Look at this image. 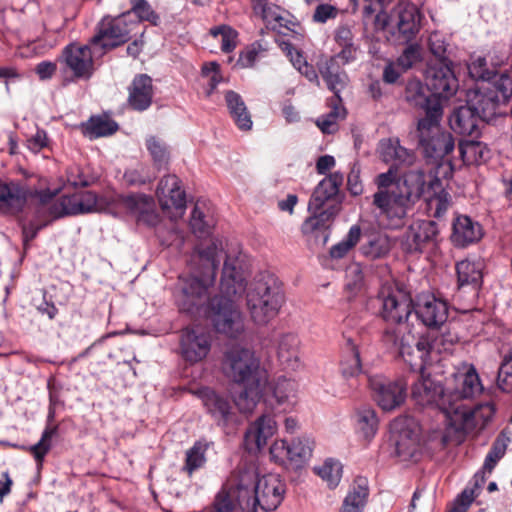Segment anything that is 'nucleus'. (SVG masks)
I'll list each match as a JSON object with an SVG mask.
<instances>
[{
    "instance_id": "obj_26",
    "label": "nucleus",
    "mask_w": 512,
    "mask_h": 512,
    "mask_svg": "<svg viewBox=\"0 0 512 512\" xmlns=\"http://www.w3.org/2000/svg\"><path fill=\"white\" fill-rule=\"evenodd\" d=\"M123 205L138 225L155 227L160 223L161 218L151 196L141 193L131 194L123 199Z\"/></svg>"
},
{
    "instance_id": "obj_30",
    "label": "nucleus",
    "mask_w": 512,
    "mask_h": 512,
    "mask_svg": "<svg viewBox=\"0 0 512 512\" xmlns=\"http://www.w3.org/2000/svg\"><path fill=\"white\" fill-rule=\"evenodd\" d=\"M377 150L380 158L385 163L391 164V167L411 166L416 160L415 153L401 146L398 138L380 140Z\"/></svg>"
},
{
    "instance_id": "obj_10",
    "label": "nucleus",
    "mask_w": 512,
    "mask_h": 512,
    "mask_svg": "<svg viewBox=\"0 0 512 512\" xmlns=\"http://www.w3.org/2000/svg\"><path fill=\"white\" fill-rule=\"evenodd\" d=\"M483 390L480 377L472 364L464 363L446 382V397L450 398L452 413L462 409L466 401L479 395Z\"/></svg>"
},
{
    "instance_id": "obj_11",
    "label": "nucleus",
    "mask_w": 512,
    "mask_h": 512,
    "mask_svg": "<svg viewBox=\"0 0 512 512\" xmlns=\"http://www.w3.org/2000/svg\"><path fill=\"white\" fill-rule=\"evenodd\" d=\"M137 29L138 22L131 20V12H124L115 18L105 17L99 23L97 33L91 40V45L103 49L115 48L127 42L130 34Z\"/></svg>"
},
{
    "instance_id": "obj_64",
    "label": "nucleus",
    "mask_w": 512,
    "mask_h": 512,
    "mask_svg": "<svg viewBox=\"0 0 512 512\" xmlns=\"http://www.w3.org/2000/svg\"><path fill=\"white\" fill-rule=\"evenodd\" d=\"M498 387L504 392L512 391V350L505 355L497 377Z\"/></svg>"
},
{
    "instance_id": "obj_20",
    "label": "nucleus",
    "mask_w": 512,
    "mask_h": 512,
    "mask_svg": "<svg viewBox=\"0 0 512 512\" xmlns=\"http://www.w3.org/2000/svg\"><path fill=\"white\" fill-rule=\"evenodd\" d=\"M483 268L484 265L481 261L470 259L458 261L455 265L458 287L457 297L460 298L464 292L470 293V305L467 309H471L478 298L483 284Z\"/></svg>"
},
{
    "instance_id": "obj_21",
    "label": "nucleus",
    "mask_w": 512,
    "mask_h": 512,
    "mask_svg": "<svg viewBox=\"0 0 512 512\" xmlns=\"http://www.w3.org/2000/svg\"><path fill=\"white\" fill-rule=\"evenodd\" d=\"M390 430L397 454L402 457L413 456L420 441L416 421L408 416L398 417L392 421Z\"/></svg>"
},
{
    "instance_id": "obj_7",
    "label": "nucleus",
    "mask_w": 512,
    "mask_h": 512,
    "mask_svg": "<svg viewBox=\"0 0 512 512\" xmlns=\"http://www.w3.org/2000/svg\"><path fill=\"white\" fill-rule=\"evenodd\" d=\"M394 324L383 331L382 343L388 350L398 352L412 370H424L432 362L433 346L430 340L421 337L415 341L406 321Z\"/></svg>"
},
{
    "instance_id": "obj_4",
    "label": "nucleus",
    "mask_w": 512,
    "mask_h": 512,
    "mask_svg": "<svg viewBox=\"0 0 512 512\" xmlns=\"http://www.w3.org/2000/svg\"><path fill=\"white\" fill-rule=\"evenodd\" d=\"M377 192L373 205L389 219H403L425 192V174L422 170H411L397 178L396 168L375 178Z\"/></svg>"
},
{
    "instance_id": "obj_17",
    "label": "nucleus",
    "mask_w": 512,
    "mask_h": 512,
    "mask_svg": "<svg viewBox=\"0 0 512 512\" xmlns=\"http://www.w3.org/2000/svg\"><path fill=\"white\" fill-rule=\"evenodd\" d=\"M372 396L384 411H391L404 403L407 395V383L402 379L388 380L382 376L369 378Z\"/></svg>"
},
{
    "instance_id": "obj_46",
    "label": "nucleus",
    "mask_w": 512,
    "mask_h": 512,
    "mask_svg": "<svg viewBox=\"0 0 512 512\" xmlns=\"http://www.w3.org/2000/svg\"><path fill=\"white\" fill-rule=\"evenodd\" d=\"M368 495L367 480L365 478L357 479L344 499L341 512H361L367 502Z\"/></svg>"
},
{
    "instance_id": "obj_32",
    "label": "nucleus",
    "mask_w": 512,
    "mask_h": 512,
    "mask_svg": "<svg viewBox=\"0 0 512 512\" xmlns=\"http://www.w3.org/2000/svg\"><path fill=\"white\" fill-rule=\"evenodd\" d=\"M128 104L136 111H145L151 104L154 95L152 78L147 74L136 75L130 84Z\"/></svg>"
},
{
    "instance_id": "obj_18",
    "label": "nucleus",
    "mask_w": 512,
    "mask_h": 512,
    "mask_svg": "<svg viewBox=\"0 0 512 512\" xmlns=\"http://www.w3.org/2000/svg\"><path fill=\"white\" fill-rule=\"evenodd\" d=\"M413 310L417 318L430 329L440 328L448 318L447 302L429 292L416 296Z\"/></svg>"
},
{
    "instance_id": "obj_34",
    "label": "nucleus",
    "mask_w": 512,
    "mask_h": 512,
    "mask_svg": "<svg viewBox=\"0 0 512 512\" xmlns=\"http://www.w3.org/2000/svg\"><path fill=\"white\" fill-rule=\"evenodd\" d=\"M275 347L277 358L283 366L293 370L299 367L300 340L296 334H279L275 339Z\"/></svg>"
},
{
    "instance_id": "obj_58",
    "label": "nucleus",
    "mask_w": 512,
    "mask_h": 512,
    "mask_svg": "<svg viewBox=\"0 0 512 512\" xmlns=\"http://www.w3.org/2000/svg\"><path fill=\"white\" fill-rule=\"evenodd\" d=\"M361 228L353 225L346 237L330 249V256L335 259L343 258L360 240Z\"/></svg>"
},
{
    "instance_id": "obj_27",
    "label": "nucleus",
    "mask_w": 512,
    "mask_h": 512,
    "mask_svg": "<svg viewBox=\"0 0 512 512\" xmlns=\"http://www.w3.org/2000/svg\"><path fill=\"white\" fill-rule=\"evenodd\" d=\"M277 423L273 417L262 415L247 428L244 447L249 453L259 452L276 433Z\"/></svg>"
},
{
    "instance_id": "obj_44",
    "label": "nucleus",
    "mask_w": 512,
    "mask_h": 512,
    "mask_svg": "<svg viewBox=\"0 0 512 512\" xmlns=\"http://www.w3.org/2000/svg\"><path fill=\"white\" fill-rule=\"evenodd\" d=\"M405 99L411 105L424 109V117H428V111L431 107L435 105L442 107L438 99L426 94L425 87L419 81H410L407 84L405 89Z\"/></svg>"
},
{
    "instance_id": "obj_29",
    "label": "nucleus",
    "mask_w": 512,
    "mask_h": 512,
    "mask_svg": "<svg viewBox=\"0 0 512 512\" xmlns=\"http://www.w3.org/2000/svg\"><path fill=\"white\" fill-rule=\"evenodd\" d=\"M343 179V175L339 172L331 173L322 179L309 199L308 211L317 212L333 201L338 195Z\"/></svg>"
},
{
    "instance_id": "obj_53",
    "label": "nucleus",
    "mask_w": 512,
    "mask_h": 512,
    "mask_svg": "<svg viewBox=\"0 0 512 512\" xmlns=\"http://www.w3.org/2000/svg\"><path fill=\"white\" fill-rule=\"evenodd\" d=\"M361 253L369 259H379L390 251V243L384 235H373L360 247Z\"/></svg>"
},
{
    "instance_id": "obj_41",
    "label": "nucleus",
    "mask_w": 512,
    "mask_h": 512,
    "mask_svg": "<svg viewBox=\"0 0 512 512\" xmlns=\"http://www.w3.org/2000/svg\"><path fill=\"white\" fill-rule=\"evenodd\" d=\"M430 191H433V194L427 197V205L433 217L440 218L450 206V194L442 188L441 180L438 178L430 181L427 192Z\"/></svg>"
},
{
    "instance_id": "obj_12",
    "label": "nucleus",
    "mask_w": 512,
    "mask_h": 512,
    "mask_svg": "<svg viewBox=\"0 0 512 512\" xmlns=\"http://www.w3.org/2000/svg\"><path fill=\"white\" fill-rule=\"evenodd\" d=\"M313 446L314 442L307 437H298L291 442L276 440L269 449L270 458L287 469H299L311 458Z\"/></svg>"
},
{
    "instance_id": "obj_33",
    "label": "nucleus",
    "mask_w": 512,
    "mask_h": 512,
    "mask_svg": "<svg viewBox=\"0 0 512 512\" xmlns=\"http://www.w3.org/2000/svg\"><path fill=\"white\" fill-rule=\"evenodd\" d=\"M27 202L26 189L16 182L0 181V212L3 214H17L21 212Z\"/></svg>"
},
{
    "instance_id": "obj_51",
    "label": "nucleus",
    "mask_w": 512,
    "mask_h": 512,
    "mask_svg": "<svg viewBox=\"0 0 512 512\" xmlns=\"http://www.w3.org/2000/svg\"><path fill=\"white\" fill-rule=\"evenodd\" d=\"M145 144L157 171L167 169L170 161L168 146L155 136H149Z\"/></svg>"
},
{
    "instance_id": "obj_52",
    "label": "nucleus",
    "mask_w": 512,
    "mask_h": 512,
    "mask_svg": "<svg viewBox=\"0 0 512 512\" xmlns=\"http://www.w3.org/2000/svg\"><path fill=\"white\" fill-rule=\"evenodd\" d=\"M59 426L57 424H46L40 440L29 447V451L34 456L37 463L41 466L46 454L51 449V440L57 435Z\"/></svg>"
},
{
    "instance_id": "obj_60",
    "label": "nucleus",
    "mask_w": 512,
    "mask_h": 512,
    "mask_svg": "<svg viewBox=\"0 0 512 512\" xmlns=\"http://www.w3.org/2000/svg\"><path fill=\"white\" fill-rule=\"evenodd\" d=\"M210 34L214 37H221V50L224 53L232 52L238 45V32L229 25H218L210 29Z\"/></svg>"
},
{
    "instance_id": "obj_13",
    "label": "nucleus",
    "mask_w": 512,
    "mask_h": 512,
    "mask_svg": "<svg viewBox=\"0 0 512 512\" xmlns=\"http://www.w3.org/2000/svg\"><path fill=\"white\" fill-rule=\"evenodd\" d=\"M212 337L209 332L199 326L185 327L179 335V356L188 364L202 362L209 355Z\"/></svg>"
},
{
    "instance_id": "obj_6",
    "label": "nucleus",
    "mask_w": 512,
    "mask_h": 512,
    "mask_svg": "<svg viewBox=\"0 0 512 512\" xmlns=\"http://www.w3.org/2000/svg\"><path fill=\"white\" fill-rule=\"evenodd\" d=\"M466 96L483 121L506 115L512 97V70L502 72L493 83L468 90Z\"/></svg>"
},
{
    "instance_id": "obj_5",
    "label": "nucleus",
    "mask_w": 512,
    "mask_h": 512,
    "mask_svg": "<svg viewBox=\"0 0 512 512\" xmlns=\"http://www.w3.org/2000/svg\"><path fill=\"white\" fill-rule=\"evenodd\" d=\"M246 300L252 321L267 325L279 314L285 302L282 283L270 273H261L250 284Z\"/></svg>"
},
{
    "instance_id": "obj_35",
    "label": "nucleus",
    "mask_w": 512,
    "mask_h": 512,
    "mask_svg": "<svg viewBox=\"0 0 512 512\" xmlns=\"http://www.w3.org/2000/svg\"><path fill=\"white\" fill-rule=\"evenodd\" d=\"M272 395L277 406L284 412L292 410L298 402V384L293 379L279 377L272 384Z\"/></svg>"
},
{
    "instance_id": "obj_36",
    "label": "nucleus",
    "mask_w": 512,
    "mask_h": 512,
    "mask_svg": "<svg viewBox=\"0 0 512 512\" xmlns=\"http://www.w3.org/2000/svg\"><path fill=\"white\" fill-rule=\"evenodd\" d=\"M190 227L198 238H205L211 235L216 224L214 212L205 202L197 201L190 217Z\"/></svg>"
},
{
    "instance_id": "obj_62",
    "label": "nucleus",
    "mask_w": 512,
    "mask_h": 512,
    "mask_svg": "<svg viewBox=\"0 0 512 512\" xmlns=\"http://www.w3.org/2000/svg\"><path fill=\"white\" fill-rule=\"evenodd\" d=\"M486 479L483 472H477L474 475V484L472 487H466L462 493L456 498L455 504L460 506L461 508H465V511L468 510L469 506L472 502L477 498L480 494L482 486L484 485Z\"/></svg>"
},
{
    "instance_id": "obj_48",
    "label": "nucleus",
    "mask_w": 512,
    "mask_h": 512,
    "mask_svg": "<svg viewBox=\"0 0 512 512\" xmlns=\"http://www.w3.org/2000/svg\"><path fill=\"white\" fill-rule=\"evenodd\" d=\"M459 152L463 162L467 165H478L487 161L490 157V150L488 147L476 141H466L460 143Z\"/></svg>"
},
{
    "instance_id": "obj_55",
    "label": "nucleus",
    "mask_w": 512,
    "mask_h": 512,
    "mask_svg": "<svg viewBox=\"0 0 512 512\" xmlns=\"http://www.w3.org/2000/svg\"><path fill=\"white\" fill-rule=\"evenodd\" d=\"M157 174L144 164L127 169L123 175L125 183L129 186H142L154 181Z\"/></svg>"
},
{
    "instance_id": "obj_22",
    "label": "nucleus",
    "mask_w": 512,
    "mask_h": 512,
    "mask_svg": "<svg viewBox=\"0 0 512 512\" xmlns=\"http://www.w3.org/2000/svg\"><path fill=\"white\" fill-rule=\"evenodd\" d=\"M61 59L76 80H89L94 74L90 45L69 44L63 49Z\"/></svg>"
},
{
    "instance_id": "obj_63",
    "label": "nucleus",
    "mask_w": 512,
    "mask_h": 512,
    "mask_svg": "<svg viewBox=\"0 0 512 512\" xmlns=\"http://www.w3.org/2000/svg\"><path fill=\"white\" fill-rule=\"evenodd\" d=\"M202 77L207 79V89L205 91L207 96H210L221 82L224 81V78L220 71V65L213 61L205 63L201 69Z\"/></svg>"
},
{
    "instance_id": "obj_56",
    "label": "nucleus",
    "mask_w": 512,
    "mask_h": 512,
    "mask_svg": "<svg viewBox=\"0 0 512 512\" xmlns=\"http://www.w3.org/2000/svg\"><path fill=\"white\" fill-rule=\"evenodd\" d=\"M488 58L477 56L472 59L468 64V72L471 78L475 80L486 81L487 84L493 83L497 76L501 73H496L493 69H489L487 66Z\"/></svg>"
},
{
    "instance_id": "obj_42",
    "label": "nucleus",
    "mask_w": 512,
    "mask_h": 512,
    "mask_svg": "<svg viewBox=\"0 0 512 512\" xmlns=\"http://www.w3.org/2000/svg\"><path fill=\"white\" fill-rule=\"evenodd\" d=\"M320 74L329 90L334 93L333 97H340V92L344 89L347 81L346 73L340 68L336 59L330 58L320 68Z\"/></svg>"
},
{
    "instance_id": "obj_45",
    "label": "nucleus",
    "mask_w": 512,
    "mask_h": 512,
    "mask_svg": "<svg viewBox=\"0 0 512 512\" xmlns=\"http://www.w3.org/2000/svg\"><path fill=\"white\" fill-rule=\"evenodd\" d=\"M331 110L329 113L317 118L316 125L324 134H332L338 129V121L346 116V110L341 104L340 97H331L328 102Z\"/></svg>"
},
{
    "instance_id": "obj_28",
    "label": "nucleus",
    "mask_w": 512,
    "mask_h": 512,
    "mask_svg": "<svg viewBox=\"0 0 512 512\" xmlns=\"http://www.w3.org/2000/svg\"><path fill=\"white\" fill-rule=\"evenodd\" d=\"M437 227L433 221H420L412 224L402 240V249L409 254L421 253L433 241Z\"/></svg>"
},
{
    "instance_id": "obj_59",
    "label": "nucleus",
    "mask_w": 512,
    "mask_h": 512,
    "mask_svg": "<svg viewBox=\"0 0 512 512\" xmlns=\"http://www.w3.org/2000/svg\"><path fill=\"white\" fill-rule=\"evenodd\" d=\"M267 49L260 42H253L240 51L236 66L251 68L255 63L265 57Z\"/></svg>"
},
{
    "instance_id": "obj_9",
    "label": "nucleus",
    "mask_w": 512,
    "mask_h": 512,
    "mask_svg": "<svg viewBox=\"0 0 512 512\" xmlns=\"http://www.w3.org/2000/svg\"><path fill=\"white\" fill-rule=\"evenodd\" d=\"M380 10L375 17L377 28L386 30L397 28L404 41L412 40L420 30V14L414 5H403L401 0H396L391 12L386 0H378Z\"/></svg>"
},
{
    "instance_id": "obj_49",
    "label": "nucleus",
    "mask_w": 512,
    "mask_h": 512,
    "mask_svg": "<svg viewBox=\"0 0 512 512\" xmlns=\"http://www.w3.org/2000/svg\"><path fill=\"white\" fill-rule=\"evenodd\" d=\"M511 442L510 433L506 430L501 431L498 437L492 444L486 458L484 460L482 471L485 474V471L491 473L498 461L503 458L506 453L507 447Z\"/></svg>"
},
{
    "instance_id": "obj_2",
    "label": "nucleus",
    "mask_w": 512,
    "mask_h": 512,
    "mask_svg": "<svg viewBox=\"0 0 512 512\" xmlns=\"http://www.w3.org/2000/svg\"><path fill=\"white\" fill-rule=\"evenodd\" d=\"M218 493H224L242 512H268L283 501L285 484L277 474L257 477L253 470L246 469L233 472Z\"/></svg>"
},
{
    "instance_id": "obj_16",
    "label": "nucleus",
    "mask_w": 512,
    "mask_h": 512,
    "mask_svg": "<svg viewBox=\"0 0 512 512\" xmlns=\"http://www.w3.org/2000/svg\"><path fill=\"white\" fill-rule=\"evenodd\" d=\"M381 317L388 323L407 321L413 310L414 301L407 293L392 287H382L378 293Z\"/></svg>"
},
{
    "instance_id": "obj_40",
    "label": "nucleus",
    "mask_w": 512,
    "mask_h": 512,
    "mask_svg": "<svg viewBox=\"0 0 512 512\" xmlns=\"http://www.w3.org/2000/svg\"><path fill=\"white\" fill-rule=\"evenodd\" d=\"M225 101L230 116L234 120L236 126L240 130H250L253 123L250 113L241 95L235 91L229 90L225 93Z\"/></svg>"
},
{
    "instance_id": "obj_8",
    "label": "nucleus",
    "mask_w": 512,
    "mask_h": 512,
    "mask_svg": "<svg viewBox=\"0 0 512 512\" xmlns=\"http://www.w3.org/2000/svg\"><path fill=\"white\" fill-rule=\"evenodd\" d=\"M442 115L443 108L435 105L429 109L428 117L419 119L417 123L418 147L426 158L442 159L454 150L452 134L443 130L440 125Z\"/></svg>"
},
{
    "instance_id": "obj_14",
    "label": "nucleus",
    "mask_w": 512,
    "mask_h": 512,
    "mask_svg": "<svg viewBox=\"0 0 512 512\" xmlns=\"http://www.w3.org/2000/svg\"><path fill=\"white\" fill-rule=\"evenodd\" d=\"M420 379L412 386V398L417 405L422 407H436L446 417L448 422L452 416V404L450 398L446 397V387L430 376H424L423 370Z\"/></svg>"
},
{
    "instance_id": "obj_39",
    "label": "nucleus",
    "mask_w": 512,
    "mask_h": 512,
    "mask_svg": "<svg viewBox=\"0 0 512 512\" xmlns=\"http://www.w3.org/2000/svg\"><path fill=\"white\" fill-rule=\"evenodd\" d=\"M339 212L338 205H328L326 209L317 212H310L308 217L301 226V231L305 235L314 234L316 232H325L333 222Z\"/></svg>"
},
{
    "instance_id": "obj_47",
    "label": "nucleus",
    "mask_w": 512,
    "mask_h": 512,
    "mask_svg": "<svg viewBox=\"0 0 512 512\" xmlns=\"http://www.w3.org/2000/svg\"><path fill=\"white\" fill-rule=\"evenodd\" d=\"M83 133L90 139L106 137L114 134L118 130V124L103 116H93L83 124Z\"/></svg>"
},
{
    "instance_id": "obj_38",
    "label": "nucleus",
    "mask_w": 512,
    "mask_h": 512,
    "mask_svg": "<svg viewBox=\"0 0 512 512\" xmlns=\"http://www.w3.org/2000/svg\"><path fill=\"white\" fill-rule=\"evenodd\" d=\"M481 119L476 110L466 102L465 106L456 109L450 117L451 128L463 135H473L478 128Z\"/></svg>"
},
{
    "instance_id": "obj_23",
    "label": "nucleus",
    "mask_w": 512,
    "mask_h": 512,
    "mask_svg": "<svg viewBox=\"0 0 512 512\" xmlns=\"http://www.w3.org/2000/svg\"><path fill=\"white\" fill-rule=\"evenodd\" d=\"M494 413L495 408L491 403L480 404L473 409L465 405L462 409L454 410L449 425L456 431L468 433L476 428H484Z\"/></svg>"
},
{
    "instance_id": "obj_15",
    "label": "nucleus",
    "mask_w": 512,
    "mask_h": 512,
    "mask_svg": "<svg viewBox=\"0 0 512 512\" xmlns=\"http://www.w3.org/2000/svg\"><path fill=\"white\" fill-rule=\"evenodd\" d=\"M450 60L431 61L426 70V86L433 97L449 99L459 88L458 79L451 67Z\"/></svg>"
},
{
    "instance_id": "obj_3",
    "label": "nucleus",
    "mask_w": 512,
    "mask_h": 512,
    "mask_svg": "<svg viewBox=\"0 0 512 512\" xmlns=\"http://www.w3.org/2000/svg\"><path fill=\"white\" fill-rule=\"evenodd\" d=\"M221 367L230 382L243 387L234 398L235 405L242 413H251L268 382V374L261 366L260 358L252 349L234 345L225 351Z\"/></svg>"
},
{
    "instance_id": "obj_19",
    "label": "nucleus",
    "mask_w": 512,
    "mask_h": 512,
    "mask_svg": "<svg viewBox=\"0 0 512 512\" xmlns=\"http://www.w3.org/2000/svg\"><path fill=\"white\" fill-rule=\"evenodd\" d=\"M156 195L162 210L171 217L184 213L186 193L181 180L175 174H168L161 178Z\"/></svg>"
},
{
    "instance_id": "obj_31",
    "label": "nucleus",
    "mask_w": 512,
    "mask_h": 512,
    "mask_svg": "<svg viewBox=\"0 0 512 512\" xmlns=\"http://www.w3.org/2000/svg\"><path fill=\"white\" fill-rule=\"evenodd\" d=\"M482 226L466 215L456 217L453 222L451 241L456 247H467L481 240Z\"/></svg>"
},
{
    "instance_id": "obj_37",
    "label": "nucleus",
    "mask_w": 512,
    "mask_h": 512,
    "mask_svg": "<svg viewBox=\"0 0 512 512\" xmlns=\"http://www.w3.org/2000/svg\"><path fill=\"white\" fill-rule=\"evenodd\" d=\"M355 432L359 438L370 442L377 434L379 419L376 411L369 406H362L354 413Z\"/></svg>"
},
{
    "instance_id": "obj_1",
    "label": "nucleus",
    "mask_w": 512,
    "mask_h": 512,
    "mask_svg": "<svg viewBox=\"0 0 512 512\" xmlns=\"http://www.w3.org/2000/svg\"><path fill=\"white\" fill-rule=\"evenodd\" d=\"M192 263H199L201 278L179 277L177 304L181 311L194 313L208 305L217 332L229 338L240 337L245 330L244 317L235 304L246 289L245 255L238 243H225L211 238L200 243L191 255Z\"/></svg>"
},
{
    "instance_id": "obj_61",
    "label": "nucleus",
    "mask_w": 512,
    "mask_h": 512,
    "mask_svg": "<svg viewBox=\"0 0 512 512\" xmlns=\"http://www.w3.org/2000/svg\"><path fill=\"white\" fill-rule=\"evenodd\" d=\"M486 479L483 472H477L474 475V484L472 487H466L462 493L456 498L455 504L460 506L461 508H465V511L468 510L469 506L472 502L477 498L480 494L482 486L484 485Z\"/></svg>"
},
{
    "instance_id": "obj_25",
    "label": "nucleus",
    "mask_w": 512,
    "mask_h": 512,
    "mask_svg": "<svg viewBox=\"0 0 512 512\" xmlns=\"http://www.w3.org/2000/svg\"><path fill=\"white\" fill-rule=\"evenodd\" d=\"M192 393L201 400L206 412L216 421L217 425L227 427L230 423L235 422V414L228 398L209 387H201Z\"/></svg>"
},
{
    "instance_id": "obj_54",
    "label": "nucleus",
    "mask_w": 512,
    "mask_h": 512,
    "mask_svg": "<svg viewBox=\"0 0 512 512\" xmlns=\"http://www.w3.org/2000/svg\"><path fill=\"white\" fill-rule=\"evenodd\" d=\"M130 4L131 9L128 12H131V20L138 22V28L143 21H148L153 25L158 24L159 16L146 0H130Z\"/></svg>"
},
{
    "instance_id": "obj_24",
    "label": "nucleus",
    "mask_w": 512,
    "mask_h": 512,
    "mask_svg": "<svg viewBox=\"0 0 512 512\" xmlns=\"http://www.w3.org/2000/svg\"><path fill=\"white\" fill-rule=\"evenodd\" d=\"M97 208V196L91 191L62 195L56 199L50 211L55 217L78 215L94 212Z\"/></svg>"
},
{
    "instance_id": "obj_50",
    "label": "nucleus",
    "mask_w": 512,
    "mask_h": 512,
    "mask_svg": "<svg viewBox=\"0 0 512 512\" xmlns=\"http://www.w3.org/2000/svg\"><path fill=\"white\" fill-rule=\"evenodd\" d=\"M212 445V442H208L205 439L196 441L193 446L187 450L184 470L189 474L200 468L206 463V452Z\"/></svg>"
},
{
    "instance_id": "obj_57",
    "label": "nucleus",
    "mask_w": 512,
    "mask_h": 512,
    "mask_svg": "<svg viewBox=\"0 0 512 512\" xmlns=\"http://www.w3.org/2000/svg\"><path fill=\"white\" fill-rule=\"evenodd\" d=\"M314 470L330 488H335L339 484L342 476V465L339 461L328 459Z\"/></svg>"
},
{
    "instance_id": "obj_43",
    "label": "nucleus",
    "mask_w": 512,
    "mask_h": 512,
    "mask_svg": "<svg viewBox=\"0 0 512 512\" xmlns=\"http://www.w3.org/2000/svg\"><path fill=\"white\" fill-rule=\"evenodd\" d=\"M340 370L345 378L357 377L362 372L358 346L351 338L346 339L340 362Z\"/></svg>"
}]
</instances>
